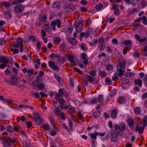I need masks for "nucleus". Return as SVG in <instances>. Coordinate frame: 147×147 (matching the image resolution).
<instances>
[{"mask_svg":"<svg viewBox=\"0 0 147 147\" xmlns=\"http://www.w3.org/2000/svg\"><path fill=\"white\" fill-rule=\"evenodd\" d=\"M54 113L55 115L57 116L60 117L63 120H65L66 119V116L65 113L62 112L58 107L55 108Z\"/></svg>","mask_w":147,"mask_h":147,"instance_id":"f257e3e1","label":"nucleus"},{"mask_svg":"<svg viewBox=\"0 0 147 147\" xmlns=\"http://www.w3.org/2000/svg\"><path fill=\"white\" fill-rule=\"evenodd\" d=\"M83 23L82 20H81L78 22H75L74 23V25L75 30L76 31L78 32V33H80L83 29Z\"/></svg>","mask_w":147,"mask_h":147,"instance_id":"f03ea898","label":"nucleus"},{"mask_svg":"<svg viewBox=\"0 0 147 147\" xmlns=\"http://www.w3.org/2000/svg\"><path fill=\"white\" fill-rule=\"evenodd\" d=\"M115 131H123L126 129V127L125 123L122 122L119 125L116 124L114 125Z\"/></svg>","mask_w":147,"mask_h":147,"instance_id":"7ed1b4c3","label":"nucleus"},{"mask_svg":"<svg viewBox=\"0 0 147 147\" xmlns=\"http://www.w3.org/2000/svg\"><path fill=\"white\" fill-rule=\"evenodd\" d=\"M24 9V6L22 4H17L13 8L14 11L16 13H21Z\"/></svg>","mask_w":147,"mask_h":147,"instance_id":"20e7f679","label":"nucleus"},{"mask_svg":"<svg viewBox=\"0 0 147 147\" xmlns=\"http://www.w3.org/2000/svg\"><path fill=\"white\" fill-rule=\"evenodd\" d=\"M57 25L58 28H59L61 27V21L58 19L53 20L51 22V25L53 29L55 31L56 30L55 25Z\"/></svg>","mask_w":147,"mask_h":147,"instance_id":"39448f33","label":"nucleus"},{"mask_svg":"<svg viewBox=\"0 0 147 147\" xmlns=\"http://www.w3.org/2000/svg\"><path fill=\"white\" fill-rule=\"evenodd\" d=\"M23 40L21 38H18L16 40V42H13V47L15 48H19L21 46H23Z\"/></svg>","mask_w":147,"mask_h":147,"instance_id":"423d86ee","label":"nucleus"},{"mask_svg":"<svg viewBox=\"0 0 147 147\" xmlns=\"http://www.w3.org/2000/svg\"><path fill=\"white\" fill-rule=\"evenodd\" d=\"M120 132L119 131H114V133H111L112 137L111 138V141L113 142H115L117 141L119 136L120 135Z\"/></svg>","mask_w":147,"mask_h":147,"instance_id":"0eeeda50","label":"nucleus"},{"mask_svg":"<svg viewBox=\"0 0 147 147\" xmlns=\"http://www.w3.org/2000/svg\"><path fill=\"white\" fill-rule=\"evenodd\" d=\"M48 64L50 67L54 70H59L58 67L55 65V63L52 61H48Z\"/></svg>","mask_w":147,"mask_h":147,"instance_id":"6e6552de","label":"nucleus"},{"mask_svg":"<svg viewBox=\"0 0 147 147\" xmlns=\"http://www.w3.org/2000/svg\"><path fill=\"white\" fill-rule=\"evenodd\" d=\"M57 101L60 104V107L61 110L63 109V105H65L66 102L63 98H61L58 99Z\"/></svg>","mask_w":147,"mask_h":147,"instance_id":"1a4fd4ad","label":"nucleus"},{"mask_svg":"<svg viewBox=\"0 0 147 147\" xmlns=\"http://www.w3.org/2000/svg\"><path fill=\"white\" fill-rule=\"evenodd\" d=\"M121 44L125 46H127V47H131L132 46V42L129 40H125L122 41L121 42Z\"/></svg>","mask_w":147,"mask_h":147,"instance_id":"9d476101","label":"nucleus"},{"mask_svg":"<svg viewBox=\"0 0 147 147\" xmlns=\"http://www.w3.org/2000/svg\"><path fill=\"white\" fill-rule=\"evenodd\" d=\"M65 10L68 11L73 12L76 9V7L75 5H70L65 8Z\"/></svg>","mask_w":147,"mask_h":147,"instance_id":"9b49d317","label":"nucleus"},{"mask_svg":"<svg viewBox=\"0 0 147 147\" xmlns=\"http://www.w3.org/2000/svg\"><path fill=\"white\" fill-rule=\"evenodd\" d=\"M135 36L136 38L141 43L144 42L147 39V38L146 37H144L142 39H141L140 36L137 34H135Z\"/></svg>","mask_w":147,"mask_h":147,"instance_id":"f8f14e48","label":"nucleus"},{"mask_svg":"<svg viewBox=\"0 0 147 147\" xmlns=\"http://www.w3.org/2000/svg\"><path fill=\"white\" fill-rule=\"evenodd\" d=\"M0 61L1 63L7 64L9 61L8 58L4 56L1 57H0Z\"/></svg>","mask_w":147,"mask_h":147,"instance_id":"ddd939ff","label":"nucleus"},{"mask_svg":"<svg viewBox=\"0 0 147 147\" xmlns=\"http://www.w3.org/2000/svg\"><path fill=\"white\" fill-rule=\"evenodd\" d=\"M117 110L116 109L113 110L111 113V117L113 119H115L117 117L118 115Z\"/></svg>","mask_w":147,"mask_h":147,"instance_id":"4468645a","label":"nucleus"},{"mask_svg":"<svg viewBox=\"0 0 147 147\" xmlns=\"http://www.w3.org/2000/svg\"><path fill=\"white\" fill-rule=\"evenodd\" d=\"M128 124L130 128H132L135 125L133 119L129 118L127 120Z\"/></svg>","mask_w":147,"mask_h":147,"instance_id":"2eb2a0df","label":"nucleus"},{"mask_svg":"<svg viewBox=\"0 0 147 147\" xmlns=\"http://www.w3.org/2000/svg\"><path fill=\"white\" fill-rule=\"evenodd\" d=\"M119 64L120 67L123 68H125V62L124 60L120 59H119Z\"/></svg>","mask_w":147,"mask_h":147,"instance_id":"dca6fc26","label":"nucleus"},{"mask_svg":"<svg viewBox=\"0 0 147 147\" xmlns=\"http://www.w3.org/2000/svg\"><path fill=\"white\" fill-rule=\"evenodd\" d=\"M97 136H98V135L97 131H95L94 133H91L90 134V138L92 139V140L96 141Z\"/></svg>","mask_w":147,"mask_h":147,"instance_id":"f3484780","label":"nucleus"},{"mask_svg":"<svg viewBox=\"0 0 147 147\" xmlns=\"http://www.w3.org/2000/svg\"><path fill=\"white\" fill-rule=\"evenodd\" d=\"M118 101L120 104H123L125 102V98L124 96H120L118 99Z\"/></svg>","mask_w":147,"mask_h":147,"instance_id":"a211bd4d","label":"nucleus"},{"mask_svg":"<svg viewBox=\"0 0 147 147\" xmlns=\"http://www.w3.org/2000/svg\"><path fill=\"white\" fill-rule=\"evenodd\" d=\"M1 5L2 6H4L7 9H8L10 6V2H5L1 3Z\"/></svg>","mask_w":147,"mask_h":147,"instance_id":"6ab92c4d","label":"nucleus"},{"mask_svg":"<svg viewBox=\"0 0 147 147\" xmlns=\"http://www.w3.org/2000/svg\"><path fill=\"white\" fill-rule=\"evenodd\" d=\"M36 87L39 90H43L45 88V86L43 83H38Z\"/></svg>","mask_w":147,"mask_h":147,"instance_id":"aec40b11","label":"nucleus"},{"mask_svg":"<svg viewBox=\"0 0 147 147\" xmlns=\"http://www.w3.org/2000/svg\"><path fill=\"white\" fill-rule=\"evenodd\" d=\"M3 144L4 147H10L11 144L7 141L6 139L3 140Z\"/></svg>","mask_w":147,"mask_h":147,"instance_id":"412c9836","label":"nucleus"},{"mask_svg":"<svg viewBox=\"0 0 147 147\" xmlns=\"http://www.w3.org/2000/svg\"><path fill=\"white\" fill-rule=\"evenodd\" d=\"M68 42L73 45H75L76 43L77 40L74 38L70 37L69 38Z\"/></svg>","mask_w":147,"mask_h":147,"instance_id":"4be33fe9","label":"nucleus"},{"mask_svg":"<svg viewBox=\"0 0 147 147\" xmlns=\"http://www.w3.org/2000/svg\"><path fill=\"white\" fill-rule=\"evenodd\" d=\"M53 6L55 8L59 9L61 7V3L59 1H55L53 3Z\"/></svg>","mask_w":147,"mask_h":147,"instance_id":"5701e85b","label":"nucleus"},{"mask_svg":"<svg viewBox=\"0 0 147 147\" xmlns=\"http://www.w3.org/2000/svg\"><path fill=\"white\" fill-rule=\"evenodd\" d=\"M4 15L5 18L7 19H9L11 17V13L9 11H7Z\"/></svg>","mask_w":147,"mask_h":147,"instance_id":"b1692460","label":"nucleus"},{"mask_svg":"<svg viewBox=\"0 0 147 147\" xmlns=\"http://www.w3.org/2000/svg\"><path fill=\"white\" fill-rule=\"evenodd\" d=\"M68 60L71 62L72 63H74V59H75L74 57V55H71L70 54H69L67 57Z\"/></svg>","mask_w":147,"mask_h":147,"instance_id":"393cba45","label":"nucleus"},{"mask_svg":"<svg viewBox=\"0 0 147 147\" xmlns=\"http://www.w3.org/2000/svg\"><path fill=\"white\" fill-rule=\"evenodd\" d=\"M117 72L118 73V75L120 76H122L123 73L125 72V70L124 69L120 68L117 69Z\"/></svg>","mask_w":147,"mask_h":147,"instance_id":"a878e982","label":"nucleus"},{"mask_svg":"<svg viewBox=\"0 0 147 147\" xmlns=\"http://www.w3.org/2000/svg\"><path fill=\"white\" fill-rule=\"evenodd\" d=\"M134 83L140 87H141L142 85V82L140 79H136L134 80Z\"/></svg>","mask_w":147,"mask_h":147,"instance_id":"bb28decb","label":"nucleus"},{"mask_svg":"<svg viewBox=\"0 0 147 147\" xmlns=\"http://www.w3.org/2000/svg\"><path fill=\"white\" fill-rule=\"evenodd\" d=\"M125 1L127 4H132L134 6L136 5V3L135 0H125Z\"/></svg>","mask_w":147,"mask_h":147,"instance_id":"cd10ccee","label":"nucleus"},{"mask_svg":"<svg viewBox=\"0 0 147 147\" xmlns=\"http://www.w3.org/2000/svg\"><path fill=\"white\" fill-rule=\"evenodd\" d=\"M124 75L127 77H132L135 76V74L132 72H127Z\"/></svg>","mask_w":147,"mask_h":147,"instance_id":"c85d7f7f","label":"nucleus"},{"mask_svg":"<svg viewBox=\"0 0 147 147\" xmlns=\"http://www.w3.org/2000/svg\"><path fill=\"white\" fill-rule=\"evenodd\" d=\"M61 40V39L59 37H54L53 39L54 43L56 44H59Z\"/></svg>","mask_w":147,"mask_h":147,"instance_id":"c756f323","label":"nucleus"},{"mask_svg":"<svg viewBox=\"0 0 147 147\" xmlns=\"http://www.w3.org/2000/svg\"><path fill=\"white\" fill-rule=\"evenodd\" d=\"M100 113L101 111H97L93 112L92 115L95 118H97L100 115Z\"/></svg>","mask_w":147,"mask_h":147,"instance_id":"7c9ffc66","label":"nucleus"},{"mask_svg":"<svg viewBox=\"0 0 147 147\" xmlns=\"http://www.w3.org/2000/svg\"><path fill=\"white\" fill-rule=\"evenodd\" d=\"M104 99L103 96L102 95H100L98 96L97 99V102L101 103L102 102Z\"/></svg>","mask_w":147,"mask_h":147,"instance_id":"2f4dec72","label":"nucleus"},{"mask_svg":"<svg viewBox=\"0 0 147 147\" xmlns=\"http://www.w3.org/2000/svg\"><path fill=\"white\" fill-rule=\"evenodd\" d=\"M142 123L143 126L145 127L147 125V116H145L142 120Z\"/></svg>","mask_w":147,"mask_h":147,"instance_id":"473e14b6","label":"nucleus"},{"mask_svg":"<svg viewBox=\"0 0 147 147\" xmlns=\"http://www.w3.org/2000/svg\"><path fill=\"white\" fill-rule=\"evenodd\" d=\"M106 69L109 71H111L113 70V65L111 64H107L106 66Z\"/></svg>","mask_w":147,"mask_h":147,"instance_id":"72a5a7b5","label":"nucleus"},{"mask_svg":"<svg viewBox=\"0 0 147 147\" xmlns=\"http://www.w3.org/2000/svg\"><path fill=\"white\" fill-rule=\"evenodd\" d=\"M33 115L34 119L36 121L39 120L40 119V117L37 113L36 112L34 113Z\"/></svg>","mask_w":147,"mask_h":147,"instance_id":"f704fd0d","label":"nucleus"},{"mask_svg":"<svg viewBox=\"0 0 147 147\" xmlns=\"http://www.w3.org/2000/svg\"><path fill=\"white\" fill-rule=\"evenodd\" d=\"M80 46L81 49L82 50L86 51L87 50V47L86 44L81 43Z\"/></svg>","mask_w":147,"mask_h":147,"instance_id":"c9c22d12","label":"nucleus"},{"mask_svg":"<svg viewBox=\"0 0 147 147\" xmlns=\"http://www.w3.org/2000/svg\"><path fill=\"white\" fill-rule=\"evenodd\" d=\"M7 135L8 133L7 132H5L3 133L1 136V138L2 140L6 139L8 137H7Z\"/></svg>","mask_w":147,"mask_h":147,"instance_id":"e433bc0d","label":"nucleus"},{"mask_svg":"<svg viewBox=\"0 0 147 147\" xmlns=\"http://www.w3.org/2000/svg\"><path fill=\"white\" fill-rule=\"evenodd\" d=\"M103 6L102 4H98L96 5L95 9L96 10L98 11L100 10L103 7Z\"/></svg>","mask_w":147,"mask_h":147,"instance_id":"4c0bfd02","label":"nucleus"},{"mask_svg":"<svg viewBox=\"0 0 147 147\" xmlns=\"http://www.w3.org/2000/svg\"><path fill=\"white\" fill-rule=\"evenodd\" d=\"M7 131L10 133H13L14 132L13 128L10 125H8L7 128Z\"/></svg>","mask_w":147,"mask_h":147,"instance_id":"58836bf2","label":"nucleus"},{"mask_svg":"<svg viewBox=\"0 0 147 147\" xmlns=\"http://www.w3.org/2000/svg\"><path fill=\"white\" fill-rule=\"evenodd\" d=\"M24 1V0H16L13 2V5H17L18 3H21Z\"/></svg>","mask_w":147,"mask_h":147,"instance_id":"ea45409f","label":"nucleus"},{"mask_svg":"<svg viewBox=\"0 0 147 147\" xmlns=\"http://www.w3.org/2000/svg\"><path fill=\"white\" fill-rule=\"evenodd\" d=\"M99 74L102 78L105 77L107 75L106 73L104 71H100Z\"/></svg>","mask_w":147,"mask_h":147,"instance_id":"a19ab883","label":"nucleus"},{"mask_svg":"<svg viewBox=\"0 0 147 147\" xmlns=\"http://www.w3.org/2000/svg\"><path fill=\"white\" fill-rule=\"evenodd\" d=\"M13 130L19 132H20L21 131V127L18 125L15 126L13 127Z\"/></svg>","mask_w":147,"mask_h":147,"instance_id":"79ce46f5","label":"nucleus"},{"mask_svg":"<svg viewBox=\"0 0 147 147\" xmlns=\"http://www.w3.org/2000/svg\"><path fill=\"white\" fill-rule=\"evenodd\" d=\"M6 140L8 142L11 144H11H14L16 142V141L15 140L11 138H10L9 137L7 138V139Z\"/></svg>","mask_w":147,"mask_h":147,"instance_id":"37998d69","label":"nucleus"},{"mask_svg":"<svg viewBox=\"0 0 147 147\" xmlns=\"http://www.w3.org/2000/svg\"><path fill=\"white\" fill-rule=\"evenodd\" d=\"M105 81L107 84L109 85H112V82L109 78H106L105 79Z\"/></svg>","mask_w":147,"mask_h":147,"instance_id":"c03bdc74","label":"nucleus"},{"mask_svg":"<svg viewBox=\"0 0 147 147\" xmlns=\"http://www.w3.org/2000/svg\"><path fill=\"white\" fill-rule=\"evenodd\" d=\"M134 112L136 114H139L140 112V109L139 107H136L134 109Z\"/></svg>","mask_w":147,"mask_h":147,"instance_id":"a18cd8bd","label":"nucleus"},{"mask_svg":"<svg viewBox=\"0 0 147 147\" xmlns=\"http://www.w3.org/2000/svg\"><path fill=\"white\" fill-rule=\"evenodd\" d=\"M131 49L130 47H125L124 49H123V53L124 55L126 54L127 52H128Z\"/></svg>","mask_w":147,"mask_h":147,"instance_id":"49530a36","label":"nucleus"},{"mask_svg":"<svg viewBox=\"0 0 147 147\" xmlns=\"http://www.w3.org/2000/svg\"><path fill=\"white\" fill-rule=\"evenodd\" d=\"M89 73L92 77H95L96 76V71L94 70L90 71Z\"/></svg>","mask_w":147,"mask_h":147,"instance_id":"de8ad7c7","label":"nucleus"},{"mask_svg":"<svg viewBox=\"0 0 147 147\" xmlns=\"http://www.w3.org/2000/svg\"><path fill=\"white\" fill-rule=\"evenodd\" d=\"M130 82L129 79L126 78L123 81V85H125L126 84H128Z\"/></svg>","mask_w":147,"mask_h":147,"instance_id":"09e8293b","label":"nucleus"},{"mask_svg":"<svg viewBox=\"0 0 147 147\" xmlns=\"http://www.w3.org/2000/svg\"><path fill=\"white\" fill-rule=\"evenodd\" d=\"M145 127L142 126V127H140L137 132H138L139 133L141 134L143 133L144 130L145 129Z\"/></svg>","mask_w":147,"mask_h":147,"instance_id":"8fccbe9b","label":"nucleus"},{"mask_svg":"<svg viewBox=\"0 0 147 147\" xmlns=\"http://www.w3.org/2000/svg\"><path fill=\"white\" fill-rule=\"evenodd\" d=\"M97 102V99L95 98H93L90 101V103L91 104H96Z\"/></svg>","mask_w":147,"mask_h":147,"instance_id":"3c124183","label":"nucleus"},{"mask_svg":"<svg viewBox=\"0 0 147 147\" xmlns=\"http://www.w3.org/2000/svg\"><path fill=\"white\" fill-rule=\"evenodd\" d=\"M6 40L3 38H1L0 39V45L1 46H3L6 42Z\"/></svg>","mask_w":147,"mask_h":147,"instance_id":"603ef678","label":"nucleus"},{"mask_svg":"<svg viewBox=\"0 0 147 147\" xmlns=\"http://www.w3.org/2000/svg\"><path fill=\"white\" fill-rule=\"evenodd\" d=\"M62 127L64 129L67 130L68 133H70L71 132V131L70 129V128L69 129L66 125L65 124H63L62 125Z\"/></svg>","mask_w":147,"mask_h":147,"instance_id":"864d4df0","label":"nucleus"},{"mask_svg":"<svg viewBox=\"0 0 147 147\" xmlns=\"http://www.w3.org/2000/svg\"><path fill=\"white\" fill-rule=\"evenodd\" d=\"M29 39L30 41L34 42L36 40L37 38L36 36H31L29 38Z\"/></svg>","mask_w":147,"mask_h":147,"instance_id":"5fc2aeb1","label":"nucleus"},{"mask_svg":"<svg viewBox=\"0 0 147 147\" xmlns=\"http://www.w3.org/2000/svg\"><path fill=\"white\" fill-rule=\"evenodd\" d=\"M68 122L69 123V124L70 127V130H72L73 129V122L72 121V120L71 119H69Z\"/></svg>","mask_w":147,"mask_h":147,"instance_id":"6e6d98bb","label":"nucleus"},{"mask_svg":"<svg viewBox=\"0 0 147 147\" xmlns=\"http://www.w3.org/2000/svg\"><path fill=\"white\" fill-rule=\"evenodd\" d=\"M10 50L13 52L14 54H17L19 53V50L18 49H14L13 48H11Z\"/></svg>","mask_w":147,"mask_h":147,"instance_id":"4d7b16f0","label":"nucleus"},{"mask_svg":"<svg viewBox=\"0 0 147 147\" xmlns=\"http://www.w3.org/2000/svg\"><path fill=\"white\" fill-rule=\"evenodd\" d=\"M17 81H14L12 80H10V85H16L18 84V82Z\"/></svg>","mask_w":147,"mask_h":147,"instance_id":"13d9d810","label":"nucleus"},{"mask_svg":"<svg viewBox=\"0 0 147 147\" xmlns=\"http://www.w3.org/2000/svg\"><path fill=\"white\" fill-rule=\"evenodd\" d=\"M74 70L78 72L80 74L82 75L83 74V72L78 68L76 67H74Z\"/></svg>","mask_w":147,"mask_h":147,"instance_id":"bf43d9fd","label":"nucleus"},{"mask_svg":"<svg viewBox=\"0 0 147 147\" xmlns=\"http://www.w3.org/2000/svg\"><path fill=\"white\" fill-rule=\"evenodd\" d=\"M50 57L51 58H59V55L56 54L54 53H52L50 55Z\"/></svg>","mask_w":147,"mask_h":147,"instance_id":"052dcab7","label":"nucleus"},{"mask_svg":"<svg viewBox=\"0 0 147 147\" xmlns=\"http://www.w3.org/2000/svg\"><path fill=\"white\" fill-rule=\"evenodd\" d=\"M77 116L79 119L82 120V119L83 116L81 112H78L77 114Z\"/></svg>","mask_w":147,"mask_h":147,"instance_id":"680f3d73","label":"nucleus"},{"mask_svg":"<svg viewBox=\"0 0 147 147\" xmlns=\"http://www.w3.org/2000/svg\"><path fill=\"white\" fill-rule=\"evenodd\" d=\"M43 128L44 130L47 131L49 129V126L47 124H45L43 125Z\"/></svg>","mask_w":147,"mask_h":147,"instance_id":"e2e57ef3","label":"nucleus"},{"mask_svg":"<svg viewBox=\"0 0 147 147\" xmlns=\"http://www.w3.org/2000/svg\"><path fill=\"white\" fill-rule=\"evenodd\" d=\"M54 77L59 82H60L61 81V79L59 76L55 74L54 75Z\"/></svg>","mask_w":147,"mask_h":147,"instance_id":"0e129e2a","label":"nucleus"},{"mask_svg":"<svg viewBox=\"0 0 147 147\" xmlns=\"http://www.w3.org/2000/svg\"><path fill=\"white\" fill-rule=\"evenodd\" d=\"M61 94H59L57 93H56L55 94V98L57 101L58 99H59V98H58L61 96Z\"/></svg>","mask_w":147,"mask_h":147,"instance_id":"69168bd1","label":"nucleus"},{"mask_svg":"<svg viewBox=\"0 0 147 147\" xmlns=\"http://www.w3.org/2000/svg\"><path fill=\"white\" fill-rule=\"evenodd\" d=\"M41 31L42 33L41 37H43L44 38V37H45L46 36V33L45 31L43 29H42Z\"/></svg>","mask_w":147,"mask_h":147,"instance_id":"338daca9","label":"nucleus"},{"mask_svg":"<svg viewBox=\"0 0 147 147\" xmlns=\"http://www.w3.org/2000/svg\"><path fill=\"white\" fill-rule=\"evenodd\" d=\"M97 143L96 141L92 140L91 144L92 147H96V145Z\"/></svg>","mask_w":147,"mask_h":147,"instance_id":"774afa93","label":"nucleus"}]
</instances>
